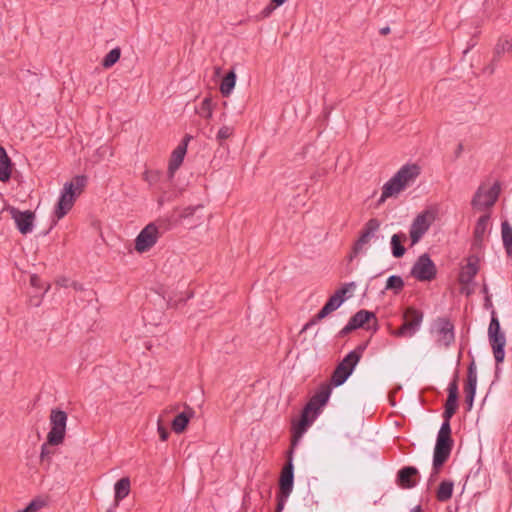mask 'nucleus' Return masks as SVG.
Wrapping results in <instances>:
<instances>
[{
	"instance_id": "nucleus-15",
	"label": "nucleus",
	"mask_w": 512,
	"mask_h": 512,
	"mask_svg": "<svg viewBox=\"0 0 512 512\" xmlns=\"http://www.w3.org/2000/svg\"><path fill=\"white\" fill-rule=\"evenodd\" d=\"M477 387V369L474 360L469 364L467 369V379L464 386L465 391V404L466 410L470 411L473 407V402L476 394Z\"/></svg>"
},
{
	"instance_id": "nucleus-44",
	"label": "nucleus",
	"mask_w": 512,
	"mask_h": 512,
	"mask_svg": "<svg viewBox=\"0 0 512 512\" xmlns=\"http://www.w3.org/2000/svg\"><path fill=\"white\" fill-rule=\"evenodd\" d=\"M324 318H319V312L313 316L302 328L301 332H305L312 326L316 325L319 321L323 320Z\"/></svg>"
},
{
	"instance_id": "nucleus-57",
	"label": "nucleus",
	"mask_w": 512,
	"mask_h": 512,
	"mask_svg": "<svg viewBox=\"0 0 512 512\" xmlns=\"http://www.w3.org/2000/svg\"><path fill=\"white\" fill-rule=\"evenodd\" d=\"M482 292L485 294V296H486V295H489V293H488V287H487V285H486V284H484V285H483Z\"/></svg>"
},
{
	"instance_id": "nucleus-2",
	"label": "nucleus",
	"mask_w": 512,
	"mask_h": 512,
	"mask_svg": "<svg viewBox=\"0 0 512 512\" xmlns=\"http://www.w3.org/2000/svg\"><path fill=\"white\" fill-rule=\"evenodd\" d=\"M87 184L85 175H77L70 182H66L61 191L55 207L57 220L63 218L73 207L76 198L83 192Z\"/></svg>"
},
{
	"instance_id": "nucleus-50",
	"label": "nucleus",
	"mask_w": 512,
	"mask_h": 512,
	"mask_svg": "<svg viewBox=\"0 0 512 512\" xmlns=\"http://www.w3.org/2000/svg\"><path fill=\"white\" fill-rule=\"evenodd\" d=\"M462 151H463V145L461 143H459L455 150V157L458 158L461 155Z\"/></svg>"
},
{
	"instance_id": "nucleus-49",
	"label": "nucleus",
	"mask_w": 512,
	"mask_h": 512,
	"mask_svg": "<svg viewBox=\"0 0 512 512\" xmlns=\"http://www.w3.org/2000/svg\"><path fill=\"white\" fill-rule=\"evenodd\" d=\"M70 287H72L76 291L84 290L83 285L77 281H72Z\"/></svg>"
},
{
	"instance_id": "nucleus-45",
	"label": "nucleus",
	"mask_w": 512,
	"mask_h": 512,
	"mask_svg": "<svg viewBox=\"0 0 512 512\" xmlns=\"http://www.w3.org/2000/svg\"><path fill=\"white\" fill-rule=\"evenodd\" d=\"M354 330H356V328L348 321V323L340 330L339 336L344 337Z\"/></svg>"
},
{
	"instance_id": "nucleus-36",
	"label": "nucleus",
	"mask_w": 512,
	"mask_h": 512,
	"mask_svg": "<svg viewBox=\"0 0 512 512\" xmlns=\"http://www.w3.org/2000/svg\"><path fill=\"white\" fill-rule=\"evenodd\" d=\"M307 426L300 423L298 420L293 423V440L292 446L296 445L299 438L306 432Z\"/></svg>"
},
{
	"instance_id": "nucleus-43",
	"label": "nucleus",
	"mask_w": 512,
	"mask_h": 512,
	"mask_svg": "<svg viewBox=\"0 0 512 512\" xmlns=\"http://www.w3.org/2000/svg\"><path fill=\"white\" fill-rule=\"evenodd\" d=\"M157 430L161 441H166L169 438L170 433L168 429L161 423V420H158Z\"/></svg>"
},
{
	"instance_id": "nucleus-54",
	"label": "nucleus",
	"mask_w": 512,
	"mask_h": 512,
	"mask_svg": "<svg viewBox=\"0 0 512 512\" xmlns=\"http://www.w3.org/2000/svg\"><path fill=\"white\" fill-rule=\"evenodd\" d=\"M48 454L46 444H43L41 447V458L43 459Z\"/></svg>"
},
{
	"instance_id": "nucleus-22",
	"label": "nucleus",
	"mask_w": 512,
	"mask_h": 512,
	"mask_svg": "<svg viewBox=\"0 0 512 512\" xmlns=\"http://www.w3.org/2000/svg\"><path fill=\"white\" fill-rule=\"evenodd\" d=\"M13 163L5 148L0 145V181L8 182L11 178Z\"/></svg>"
},
{
	"instance_id": "nucleus-34",
	"label": "nucleus",
	"mask_w": 512,
	"mask_h": 512,
	"mask_svg": "<svg viewBox=\"0 0 512 512\" xmlns=\"http://www.w3.org/2000/svg\"><path fill=\"white\" fill-rule=\"evenodd\" d=\"M212 99L209 97H206L201 102L200 108L198 110V113L201 117L210 119L212 117Z\"/></svg>"
},
{
	"instance_id": "nucleus-6",
	"label": "nucleus",
	"mask_w": 512,
	"mask_h": 512,
	"mask_svg": "<svg viewBox=\"0 0 512 512\" xmlns=\"http://www.w3.org/2000/svg\"><path fill=\"white\" fill-rule=\"evenodd\" d=\"M402 318L403 324L397 330L392 331V335L401 338H410L419 331L424 314L421 310L409 306L403 311Z\"/></svg>"
},
{
	"instance_id": "nucleus-55",
	"label": "nucleus",
	"mask_w": 512,
	"mask_h": 512,
	"mask_svg": "<svg viewBox=\"0 0 512 512\" xmlns=\"http://www.w3.org/2000/svg\"><path fill=\"white\" fill-rule=\"evenodd\" d=\"M273 9V7L267 6L262 13L264 14V16H268L273 11Z\"/></svg>"
},
{
	"instance_id": "nucleus-37",
	"label": "nucleus",
	"mask_w": 512,
	"mask_h": 512,
	"mask_svg": "<svg viewBox=\"0 0 512 512\" xmlns=\"http://www.w3.org/2000/svg\"><path fill=\"white\" fill-rule=\"evenodd\" d=\"M316 417L317 415H315V413H313L310 410H307V408L304 407L298 421L309 427L310 425H312Z\"/></svg>"
},
{
	"instance_id": "nucleus-26",
	"label": "nucleus",
	"mask_w": 512,
	"mask_h": 512,
	"mask_svg": "<svg viewBox=\"0 0 512 512\" xmlns=\"http://www.w3.org/2000/svg\"><path fill=\"white\" fill-rule=\"evenodd\" d=\"M478 272V266L476 263L468 262L466 266H464L459 273V282L461 284L468 285L470 284L473 279L475 278L476 274Z\"/></svg>"
},
{
	"instance_id": "nucleus-59",
	"label": "nucleus",
	"mask_w": 512,
	"mask_h": 512,
	"mask_svg": "<svg viewBox=\"0 0 512 512\" xmlns=\"http://www.w3.org/2000/svg\"><path fill=\"white\" fill-rule=\"evenodd\" d=\"M495 64H496V63H492V62H491V65L489 66V68H490V72H491V73H493V72H494Z\"/></svg>"
},
{
	"instance_id": "nucleus-39",
	"label": "nucleus",
	"mask_w": 512,
	"mask_h": 512,
	"mask_svg": "<svg viewBox=\"0 0 512 512\" xmlns=\"http://www.w3.org/2000/svg\"><path fill=\"white\" fill-rule=\"evenodd\" d=\"M511 45V41L505 39V40H499L494 48L495 56H501L505 52L512 51V48H509Z\"/></svg>"
},
{
	"instance_id": "nucleus-33",
	"label": "nucleus",
	"mask_w": 512,
	"mask_h": 512,
	"mask_svg": "<svg viewBox=\"0 0 512 512\" xmlns=\"http://www.w3.org/2000/svg\"><path fill=\"white\" fill-rule=\"evenodd\" d=\"M404 287L403 279L398 275H391L386 281V290H393L395 294H398Z\"/></svg>"
},
{
	"instance_id": "nucleus-52",
	"label": "nucleus",
	"mask_w": 512,
	"mask_h": 512,
	"mask_svg": "<svg viewBox=\"0 0 512 512\" xmlns=\"http://www.w3.org/2000/svg\"><path fill=\"white\" fill-rule=\"evenodd\" d=\"M438 474H439V473H435V470H434V462H433V463H432V473H431V475H430V479H429V481H434V480L436 479V477H437V475H438Z\"/></svg>"
},
{
	"instance_id": "nucleus-3",
	"label": "nucleus",
	"mask_w": 512,
	"mask_h": 512,
	"mask_svg": "<svg viewBox=\"0 0 512 512\" xmlns=\"http://www.w3.org/2000/svg\"><path fill=\"white\" fill-rule=\"evenodd\" d=\"M454 441L451 437L450 419H443L434 447V470L439 473L449 459Z\"/></svg>"
},
{
	"instance_id": "nucleus-47",
	"label": "nucleus",
	"mask_w": 512,
	"mask_h": 512,
	"mask_svg": "<svg viewBox=\"0 0 512 512\" xmlns=\"http://www.w3.org/2000/svg\"><path fill=\"white\" fill-rule=\"evenodd\" d=\"M484 308L485 309H491V311L494 310L490 295H486L485 298H484Z\"/></svg>"
},
{
	"instance_id": "nucleus-1",
	"label": "nucleus",
	"mask_w": 512,
	"mask_h": 512,
	"mask_svg": "<svg viewBox=\"0 0 512 512\" xmlns=\"http://www.w3.org/2000/svg\"><path fill=\"white\" fill-rule=\"evenodd\" d=\"M420 174V167L417 164H405L397 173L382 187V194L378 204H382L387 198L392 197L404 190L410 182L414 181Z\"/></svg>"
},
{
	"instance_id": "nucleus-8",
	"label": "nucleus",
	"mask_w": 512,
	"mask_h": 512,
	"mask_svg": "<svg viewBox=\"0 0 512 512\" xmlns=\"http://www.w3.org/2000/svg\"><path fill=\"white\" fill-rule=\"evenodd\" d=\"M410 274L421 282L432 281L437 275V268L429 254L424 253L417 258L411 268Z\"/></svg>"
},
{
	"instance_id": "nucleus-23",
	"label": "nucleus",
	"mask_w": 512,
	"mask_h": 512,
	"mask_svg": "<svg viewBox=\"0 0 512 512\" xmlns=\"http://www.w3.org/2000/svg\"><path fill=\"white\" fill-rule=\"evenodd\" d=\"M407 240V236L405 233H396L393 234L391 237V252L393 257L395 258H401L406 253V248L404 247L403 243Z\"/></svg>"
},
{
	"instance_id": "nucleus-58",
	"label": "nucleus",
	"mask_w": 512,
	"mask_h": 512,
	"mask_svg": "<svg viewBox=\"0 0 512 512\" xmlns=\"http://www.w3.org/2000/svg\"><path fill=\"white\" fill-rule=\"evenodd\" d=\"M501 56H495V54L493 55V59H492V63H496L499 59H500Z\"/></svg>"
},
{
	"instance_id": "nucleus-56",
	"label": "nucleus",
	"mask_w": 512,
	"mask_h": 512,
	"mask_svg": "<svg viewBox=\"0 0 512 512\" xmlns=\"http://www.w3.org/2000/svg\"><path fill=\"white\" fill-rule=\"evenodd\" d=\"M410 512H423V510L420 505H417Z\"/></svg>"
},
{
	"instance_id": "nucleus-25",
	"label": "nucleus",
	"mask_w": 512,
	"mask_h": 512,
	"mask_svg": "<svg viewBox=\"0 0 512 512\" xmlns=\"http://www.w3.org/2000/svg\"><path fill=\"white\" fill-rule=\"evenodd\" d=\"M490 220V216L482 215L479 217V219L476 222L475 228H474V244L480 245L484 239V235L486 233V229L488 226Z\"/></svg>"
},
{
	"instance_id": "nucleus-9",
	"label": "nucleus",
	"mask_w": 512,
	"mask_h": 512,
	"mask_svg": "<svg viewBox=\"0 0 512 512\" xmlns=\"http://www.w3.org/2000/svg\"><path fill=\"white\" fill-rule=\"evenodd\" d=\"M500 191L501 187L499 182H495L488 190H485L482 185L479 186L472 198V207L476 210L492 207L498 200Z\"/></svg>"
},
{
	"instance_id": "nucleus-40",
	"label": "nucleus",
	"mask_w": 512,
	"mask_h": 512,
	"mask_svg": "<svg viewBox=\"0 0 512 512\" xmlns=\"http://www.w3.org/2000/svg\"><path fill=\"white\" fill-rule=\"evenodd\" d=\"M233 134V129L229 126H223L219 129L216 139L221 144Z\"/></svg>"
},
{
	"instance_id": "nucleus-53",
	"label": "nucleus",
	"mask_w": 512,
	"mask_h": 512,
	"mask_svg": "<svg viewBox=\"0 0 512 512\" xmlns=\"http://www.w3.org/2000/svg\"><path fill=\"white\" fill-rule=\"evenodd\" d=\"M287 0H271V3L274 4L276 7H279L283 5Z\"/></svg>"
},
{
	"instance_id": "nucleus-31",
	"label": "nucleus",
	"mask_w": 512,
	"mask_h": 512,
	"mask_svg": "<svg viewBox=\"0 0 512 512\" xmlns=\"http://www.w3.org/2000/svg\"><path fill=\"white\" fill-rule=\"evenodd\" d=\"M115 500L121 501L128 496L130 492V479L123 477L115 483Z\"/></svg>"
},
{
	"instance_id": "nucleus-16",
	"label": "nucleus",
	"mask_w": 512,
	"mask_h": 512,
	"mask_svg": "<svg viewBox=\"0 0 512 512\" xmlns=\"http://www.w3.org/2000/svg\"><path fill=\"white\" fill-rule=\"evenodd\" d=\"M448 396L445 402V409L442 414L443 419H450L456 413L458 409V374L456 373L454 379L449 383Z\"/></svg>"
},
{
	"instance_id": "nucleus-42",
	"label": "nucleus",
	"mask_w": 512,
	"mask_h": 512,
	"mask_svg": "<svg viewBox=\"0 0 512 512\" xmlns=\"http://www.w3.org/2000/svg\"><path fill=\"white\" fill-rule=\"evenodd\" d=\"M368 343H369V341L359 344L354 350L350 351L349 353H353L355 356H357L358 362H359L360 359L362 358L364 351L366 350V348L368 346Z\"/></svg>"
},
{
	"instance_id": "nucleus-12",
	"label": "nucleus",
	"mask_w": 512,
	"mask_h": 512,
	"mask_svg": "<svg viewBox=\"0 0 512 512\" xmlns=\"http://www.w3.org/2000/svg\"><path fill=\"white\" fill-rule=\"evenodd\" d=\"M160 232L155 223H149L138 234L135 239V249L143 253L151 249L160 237Z\"/></svg>"
},
{
	"instance_id": "nucleus-17",
	"label": "nucleus",
	"mask_w": 512,
	"mask_h": 512,
	"mask_svg": "<svg viewBox=\"0 0 512 512\" xmlns=\"http://www.w3.org/2000/svg\"><path fill=\"white\" fill-rule=\"evenodd\" d=\"M437 333L439 335L438 343L449 347L455 341L454 325L445 317H440L435 321Z\"/></svg>"
},
{
	"instance_id": "nucleus-13",
	"label": "nucleus",
	"mask_w": 512,
	"mask_h": 512,
	"mask_svg": "<svg viewBox=\"0 0 512 512\" xmlns=\"http://www.w3.org/2000/svg\"><path fill=\"white\" fill-rule=\"evenodd\" d=\"M11 218L14 220L17 229L23 235L30 233L33 229V222L35 219L34 212L30 210L21 211L16 207L10 206L7 208Z\"/></svg>"
},
{
	"instance_id": "nucleus-51",
	"label": "nucleus",
	"mask_w": 512,
	"mask_h": 512,
	"mask_svg": "<svg viewBox=\"0 0 512 512\" xmlns=\"http://www.w3.org/2000/svg\"><path fill=\"white\" fill-rule=\"evenodd\" d=\"M379 32H380L381 35H387V34L390 33V27L389 26H385V27L381 28Z\"/></svg>"
},
{
	"instance_id": "nucleus-61",
	"label": "nucleus",
	"mask_w": 512,
	"mask_h": 512,
	"mask_svg": "<svg viewBox=\"0 0 512 512\" xmlns=\"http://www.w3.org/2000/svg\"><path fill=\"white\" fill-rule=\"evenodd\" d=\"M509 48H512V39H511V45L509 46Z\"/></svg>"
},
{
	"instance_id": "nucleus-24",
	"label": "nucleus",
	"mask_w": 512,
	"mask_h": 512,
	"mask_svg": "<svg viewBox=\"0 0 512 512\" xmlns=\"http://www.w3.org/2000/svg\"><path fill=\"white\" fill-rule=\"evenodd\" d=\"M371 319H376V315L374 312L368 310H359L356 312L350 319L349 322L356 328H362L366 323H368Z\"/></svg>"
},
{
	"instance_id": "nucleus-27",
	"label": "nucleus",
	"mask_w": 512,
	"mask_h": 512,
	"mask_svg": "<svg viewBox=\"0 0 512 512\" xmlns=\"http://www.w3.org/2000/svg\"><path fill=\"white\" fill-rule=\"evenodd\" d=\"M454 483L451 480H443L437 491L436 498L439 502H446L452 498Z\"/></svg>"
},
{
	"instance_id": "nucleus-30",
	"label": "nucleus",
	"mask_w": 512,
	"mask_h": 512,
	"mask_svg": "<svg viewBox=\"0 0 512 512\" xmlns=\"http://www.w3.org/2000/svg\"><path fill=\"white\" fill-rule=\"evenodd\" d=\"M343 304V299H339L334 294L330 296L324 306L319 310V318H325L333 311L337 310Z\"/></svg>"
},
{
	"instance_id": "nucleus-60",
	"label": "nucleus",
	"mask_w": 512,
	"mask_h": 512,
	"mask_svg": "<svg viewBox=\"0 0 512 512\" xmlns=\"http://www.w3.org/2000/svg\"><path fill=\"white\" fill-rule=\"evenodd\" d=\"M55 224H56V221H54L53 224L50 225V229H52Z\"/></svg>"
},
{
	"instance_id": "nucleus-11",
	"label": "nucleus",
	"mask_w": 512,
	"mask_h": 512,
	"mask_svg": "<svg viewBox=\"0 0 512 512\" xmlns=\"http://www.w3.org/2000/svg\"><path fill=\"white\" fill-rule=\"evenodd\" d=\"M358 364V358L353 353H348L336 366L331 376V385L338 387L343 385L352 375Z\"/></svg>"
},
{
	"instance_id": "nucleus-48",
	"label": "nucleus",
	"mask_w": 512,
	"mask_h": 512,
	"mask_svg": "<svg viewBox=\"0 0 512 512\" xmlns=\"http://www.w3.org/2000/svg\"><path fill=\"white\" fill-rule=\"evenodd\" d=\"M71 280L67 279V278H62L60 280L57 281V284L60 285L61 287H70L71 285Z\"/></svg>"
},
{
	"instance_id": "nucleus-38",
	"label": "nucleus",
	"mask_w": 512,
	"mask_h": 512,
	"mask_svg": "<svg viewBox=\"0 0 512 512\" xmlns=\"http://www.w3.org/2000/svg\"><path fill=\"white\" fill-rule=\"evenodd\" d=\"M45 505L46 502L43 499L36 498L33 499L23 510H20L19 512H37Z\"/></svg>"
},
{
	"instance_id": "nucleus-20",
	"label": "nucleus",
	"mask_w": 512,
	"mask_h": 512,
	"mask_svg": "<svg viewBox=\"0 0 512 512\" xmlns=\"http://www.w3.org/2000/svg\"><path fill=\"white\" fill-rule=\"evenodd\" d=\"M419 476V471L414 466H404L397 472L396 483L403 489L414 488L417 481L414 479Z\"/></svg>"
},
{
	"instance_id": "nucleus-46",
	"label": "nucleus",
	"mask_w": 512,
	"mask_h": 512,
	"mask_svg": "<svg viewBox=\"0 0 512 512\" xmlns=\"http://www.w3.org/2000/svg\"><path fill=\"white\" fill-rule=\"evenodd\" d=\"M30 283L33 287H40L41 279L37 275L34 274L30 277Z\"/></svg>"
},
{
	"instance_id": "nucleus-14",
	"label": "nucleus",
	"mask_w": 512,
	"mask_h": 512,
	"mask_svg": "<svg viewBox=\"0 0 512 512\" xmlns=\"http://www.w3.org/2000/svg\"><path fill=\"white\" fill-rule=\"evenodd\" d=\"M192 139L191 135H185L179 145L173 150L168 165V178L173 179L175 172L179 169L183 163L184 157L187 152V146L189 141Z\"/></svg>"
},
{
	"instance_id": "nucleus-29",
	"label": "nucleus",
	"mask_w": 512,
	"mask_h": 512,
	"mask_svg": "<svg viewBox=\"0 0 512 512\" xmlns=\"http://www.w3.org/2000/svg\"><path fill=\"white\" fill-rule=\"evenodd\" d=\"M236 84V73L234 70L229 71L222 79L220 85V92L224 97L231 94Z\"/></svg>"
},
{
	"instance_id": "nucleus-4",
	"label": "nucleus",
	"mask_w": 512,
	"mask_h": 512,
	"mask_svg": "<svg viewBox=\"0 0 512 512\" xmlns=\"http://www.w3.org/2000/svg\"><path fill=\"white\" fill-rule=\"evenodd\" d=\"M488 339L493 351L496 365L498 366L504 361L505 358L506 336L505 333L501 330L500 321L495 310H492L491 312V320L488 327Z\"/></svg>"
},
{
	"instance_id": "nucleus-10",
	"label": "nucleus",
	"mask_w": 512,
	"mask_h": 512,
	"mask_svg": "<svg viewBox=\"0 0 512 512\" xmlns=\"http://www.w3.org/2000/svg\"><path fill=\"white\" fill-rule=\"evenodd\" d=\"M380 225L381 223L377 218H371L365 223L363 229L360 232L359 238L354 242L352 246V250L349 255L350 261L357 257L363 251L364 246L367 245L371 239L376 236Z\"/></svg>"
},
{
	"instance_id": "nucleus-19",
	"label": "nucleus",
	"mask_w": 512,
	"mask_h": 512,
	"mask_svg": "<svg viewBox=\"0 0 512 512\" xmlns=\"http://www.w3.org/2000/svg\"><path fill=\"white\" fill-rule=\"evenodd\" d=\"M430 222L427 219L426 213H421L416 216L410 226V239L411 245L417 244L424 234L428 231Z\"/></svg>"
},
{
	"instance_id": "nucleus-28",
	"label": "nucleus",
	"mask_w": 512,
	"mask_h": 512,
	"mask_svg": "<svg viewBox=\"0 0 512 512\" xmlns=\"http://www.w3.org/2000/svg\"><path fill=\"white\" fill-rule=\"evenodd\" d=\"M501 234L505 251L509 257H512V226L508 221L502 222Z\"/></svg>"
},
{
	"instance_id": "nucleus-18",
	"label": "nucleus",
	"mask_w": 512,
	"mask_h": 512,
	"mask_svg": "<svg viewBox=\"0 0 512 512\" xmlns=\"http://www.w3.org/2000/svg\"><path fill=\"white\" fill-rule=\"evenodd\" d=\"M331 392L332 388L330 385H321L320 389L310 398L305 407L307 410L315 413V415H318L320 409L328 402Z\"/></svg>"
},
{
	"instance_id": "nucleus-32",
	"label": "nucleus",
	"mask_w": 512,
	"mask_h": 512,
	"mask_svg": "<svg viewBox=\"0 0 512 512\" xmlns=\"http://www.w3.org/2000/svg\"><path fill=\"white\" fill-rule=\"evenodd\" d=\"M121 56V49L119 47H115L108 52V54L102 60V66L104 68H110L115 63H117Z\"/></svg>"
},
{
	"instance_id": "nucleus-35",
	"label": "nucleus",
	"mask_w": 512,
	"mask_h": 512,
	"mask_svg": "<svg viewBox=\"0 0 512 512\" xmlns=\"http://www.w3.org/2000/svg\"><path fill=\"white\" fill-rule=\"evenodd\" d=\"M355 287V282L345 283L341 288L335 291L334 295L338 296L339 299H343L344 302L347 298L350 297V295H347V293L354 290Z\"/></svg>"
},
{
	"instance_id": "nucleus-21",
	"label": "nucleus",
	"mask_w": 512,
	"mask_h": 512,
	"mask_svg": "<svg viewBox=\"0 0 512 512\" xmlns=\"http://www.w3.org/2000/svg\"><path fill=\"white\" fill-rule=\"evenodd\" d=\"M194 413L195 412L192 408L186 407L183 412L176 415L173 419L171 423L172 430L177 434L183 433L186 430L190 419L194 416Z\"/></svg>"
},
{
	"instance_id": "nucleus-7",
	"label": "nucleus",
	"mask_w": 512,
	"mask_h": 512,
	"mask_svg": "<svg viewBox=\"0 0 512 512\" xmlns=\"http://www.w3.org/2000/svg\"><path fill=\"white\" fill-rule=\"evenodd\" d=\"M49 419L51 428L47 435V442L57 446L64 441L68 416L65 411L54 408L51 410Z\"/></svg>"
},
{
	"instance_id": "nucleus-41",
	"label": "nucleus",
	"mask_w": 512,
	"mask_h": 512,
	"mask_svg": "<svg viewBox=\"0 0 512 512\" xmlns=\"http://www.w3.org/2000/svg\"><path fill=\"white\" fill-rule=\"evenodd\" d=\"M203 208L202 205H195V206H188L181 210L180 212V218L187 219L192 217L198 210H201Z\"/></svg>"
},
{
	"instance_id": "nucleus-5",
	"label": "nucleus",
	"mask_w": 512,
	"mask_h": 512,
	"mask_svg": "<svg viewBox=\"0 0 512 512\" xmlns=\"http://www.w3.org/2000/svg\"><path fill=\"white\" fill-rule=\"evenodd\" d=\"M293 447L288 451L287 460L282 468L280 479H279V490H278V503L277 511L280 512L286 499L292 492L294 485V465H293Z\"/></svg>"
}]
</instances>
